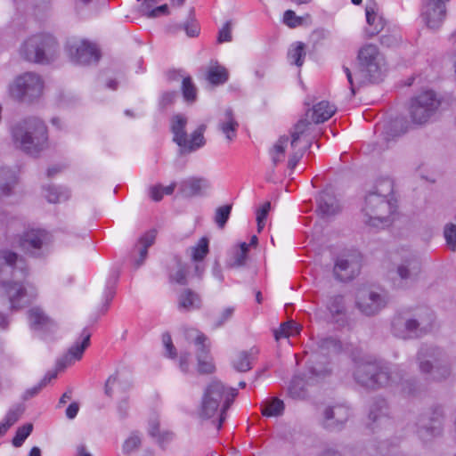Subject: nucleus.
I'll return each instance as SVG.
<instances>
[{"instance_id":"49","label":"nucleus","mask_w":456,"mask_h":456,"mask_svg":"<svg viewBox=\"0 0 456 456\" xmlns=\"http://www.w3.org/2000/svg\"><path fill=\"white\" fill-rule=\"evenodd\" d=\"M402 41V35L397 28H388L387 32L381 36L380 43L387 47H393Z\"/></svg>"},{"instance_id":"50","label":"nucleus","mask_w":456,"mask_h":456,"mask_svg":"<svg viewBox=\"0 0 456 456\" xmlns=\"http://www.w3.org/2000/svg\"><path fill=\"white\" fill-rule=\"evenodd\" d=\"M182 92L183 98L188 102H193L197 98V88L191 77H183Z\"/></svg>"},{"instance_id":"7","label":"nucleus","mask_w":456,"mask_h":456,"mask_svg":"<svg viewBox=\"0 0 456 456\" xmlns=\"http://www.w3.org/2000/svg\"><path fill=\"white\" fill-rule=\"evenodd\" d=\"M419 368L432 381L446 380L452 374L450 366L444 362L442 352L432 346L422 347L419 352Z\"/></svg>"},{"instance_id":"43","label":"nucleus","mask_w":456,"mask_h":456,"mask_svg":"<svg viewBox=\"0 0 456 456\" xmlns=\"http://www.w3.org/2000/svg\"><path fill=\"white\" fill-rule=\"evenodd\" d=\"M16 183V176L9 169L0 170V196L7 195Z\"/></svg>"},{"instance_id":"31","label":"nucleus","mask_w":456,"mask_h":456,"mask_svg":"<svg viewBox=\"0 0 456 456\" xmlns=\"http://www.w3.org/2000/svg\"><path fill=\"white\" fill-rule=\"evenodd\" d=\"M355 268L348 258L339 256L334 265V273L340 281H347L354 277Z\"/></svg>"},{"instance_id":"47","label":"nucleus","mask_w":456,"mask_h":456,"mask_svg":"<svg viewBox=\"0 0 456 456\" xmlns=\"http://www.w3.org/2000/svg\"><path fill=\"white\" fill-rule=\"evenodd\" d=\"M298 333V326L294 322H287L281 324L280 328L274 330V338L276 340L281 338H289Z\"/></svg>"},{"instance_id":"53","label":"nucleus","mask_w":456,"mask_h":456,"mask_svg":"<svg viewBox=\"0 0 456 456\" xmlns=\"http://www.w3.org/2000/svg\"><path fill=\"white\" fill-rule=\"evenodd\" d=\"M444 238L451 250L456 251V225L449 224L444 227Z\"/></svg>"},{"instance_id":"51","label":"nucleus","mask_w":456,"mask_h":456,"mask_svg":"<svg viewBox=\"0 0 456 456\" xmlns=\"http://www.w3.org/2000/svg\"><path fill=\"white\" fill-rule=\"evenodd\" d=\"M231 211V205H224L216 208L214 220L219 228L223 229L224 227L230 217Z\"/></svg>"},{"instance_id":"26","label":"nucleus","mask_w":456,"mask_h":456,"mask_svg":"<svg viewBox=\"0 0 456 456\" xmlns=\"http://www.w3.org/2000/svg\"><path fill=\"white\" fill-rule=\"evenodd\" d=\"M205 130L206 126L200 125L190 136H186V139L183 141L181 148L184 151L191 152L203 147L206 143L204 138Z\"/></svg>"},{"instance_id":"52","label":"nucleus","mask_w":456,"mask_h":456,"mask_svg":"<svg viewBox=\"0 0 456 456\" xmlns=\"http://www.w3.org/2000/svg\"><path fill=\"white\" fill-rule=\"evenodd\" d=\"M248 246L249 245L246 242H243L240 245V248L236 250L229 264L232 267H239L245 264Z\"/></svg>"},{"instance_id":"6","label":"nucleus","mask_w":456,"mask_h":456,"mask_svg":"<svg viewBox=\"0 0 456 456\" xmlns=\"http://www.w3.org/2000/svg\"><path fill=\"white\" fill-rule=\"evenodd\" d=\"M58 52L55 38L49 34H37L29 37L20 46V53L27 61L37 63H48Z\"/></svg>"},{"instance_id":"36","label":"nucleus","mask_w":456,"mask_h":456,"mask_svg":"<svg viewBox=\"0 0 456 456\" xmlns=\"http://www.w3.org/2000/svg\"><path fill=\"white\" fill-rule=\"evenodd\" d=\"M441 8H439L438 10L442 11V13L439 17V20L437 22H434L432 21L433 20L436 19V8L434 7H431L430 9V13L429 15H427L425 12L427 11V9L428 8V2H424L423 4V7H422V11H421V17L423 19V20L425 21V23L427 24V26L430 28H437L440 27V25L442 24V22L444 21V17H445V5L444 4H442V6H440Z\"/></svg>"},{"instance_id":"13","label":"nucleus","mask_w":456,"mask_h":456,"mask_svg":"<svg viewBox=\"0 0 456 456\" xmlns=\"http://www.w3.org/2000/svg\"><path fill=\"white\" fill-rule=\"evenodd\" d=\"M185 338L189 342H193L198 346V370L200 373H212L215 365L209 355V346L206 344L207 337L193 328L185 330Z\"/></svg>"},{"instance_id":"21","label":"nucleus","mask_w":456,"mask_h":456,"mask_svg":"<svg viewBox=\"0 0 456 456\" xmlns=\"http://www.w3.org/2000/svg\"><path fill=\"white\" fill-rule=\"evenodd\" d=\"M291 140L287 135L281 136L269 151L272 162L274 166L284 161L286 155H291Z\"/></svg>"},{"instance_id":"29","label":"nucleus","mask_w":456,"mask_h":456,"mask_svg":"<svg viewBox=\"0 0 456 456\" xmlns=\"http://www.w3.org/2000/svg\"><path fill=\"white\" fill-rule=\"evenodd\" d=\"M239 127L238 122L234 119L232 110L227 109L219 121V128L225 134L229 141H232L236 136V132Z\"/></svg>"},{"instance_id":"61","label":"nucleus","mask_w":456,"mask_h":456,"mask_svg":"<svg viewBox=\"0 0 456 456\" xmlns=\"http://www.w3.org/2000/svg\"><path fill=\"white\" fill-rule=\"evenodd\" d=\"M441 429H442V421L440 419L437 418L436 420H434V423L431 426L426 427L425 430L420 431V436H423L422 433H423V431H425L427 433H430L431 436H435L441 433Z\"/></svg>"},{"instance_id":"28","label":"nucleus","mask_w":456,"mask_h":456,"mask_svg":"<svg viewBox=\"0 0 456 456\" xmlns=\"http://www.w3.org/2000/svg\"><path fill=\"white\" fill-rule=\"evenodd\" d=\"M408 129L403 118H395L383 126L382 134L387 142H389L402 134Z\"/></svg>"},{"instance_id":"45","label":"nucleus","mask_w":456,"mask_h":456,"mask_svg":"<svg viewBox=\"0 0 456 456\" xmlns=\"http://www.w3.org/2000/svg\"><path fill=\"white\" fill-rule=\"evenodd\" d=\"M69 192L65 188L49 186L45 189V198L50 203L61 202L68 200Z\"/></svg>"},{"instance_id":"18","label":"nucleus","mask_w":456,"mask_h":456,"mask_svg":"<svg viewBox=\"0 0 456 456\" xmlns=\"http://www.w3.org/2000/svg\"><path fill=\"white\" fill-rule=\"evenodd\" d=\"M81 341L76 342L68 351V353L58 362L60 368H65L73 364L76 361H79L86 348L90 344L91 335L84 330L81 336Z\"/></svg>"},{"instance_id":"46","label":"nucleus","mask_w":456,"mask_h":456,"mask_svg":"<svg viewBox=\"0 0 456 456\" xmlns=\"http://www.w3.org/2000/svg\"><path fill=\"white\" fill-rule=\"evenodd\" d=\"M175 187V182L170 183L167 186H163L161 184L153 185L150 188V196L153 200L159 201L162 200L164 195L173 194Z\"/></svg>"},{"instance_id":"39","label":"nucleus","mask_w":456,"mask_h":456,"mask_svg":"<svg viewBox=\"0 0 456 456\" xmlns=\"http://www.w3.org/2000/svg\"><path fill=\"white\" fill-rule=\"evenodd\" d=\"M187 268L179 260L175 259L174 265L170 267L169 279L172 282L181 285L187 283Z\"/></svg>"},{"instance_id":"34","label":"nucleus","mask_w":456,"mask_h":456,"mask_svg":"<svg viewBox=\"0 0 456 456\" xmlns=\"http://www.w3.org/2000/svg\"><path fill=\"white\" fill-rule=\"evenodd\" d=\"M187 125V118L182 115H176L172 119V133L174 134V142L177 143L179 147L182 146L183 141L188 135L185 127Z\"/></svg>"},{"instance_id":"35","label":"nucleus","mask_w":456,"mask_h":456,"mask_svg":"<svg viewBox=\"0 0 456 456\" xmlns=\"http://www.w3.org/2000/svg\"><path fill=\"white\" fill-rule=\"evenodd\" d=\"M343 70L350 85L352 95L355 94V90L357 87L363 85L367 81H373V79L370 78V77L365 72H363L362 69L358 73H352L351 70L346 67H344Z\"/></svg>"},{"instance_id":"4","label":"nucleus","mask_w":456,"mask_h":456,"mask_svg":"<svg viewBox=\"0 0 456 456\" xmlns=\"http://www.w3.org/2000/svg\"><path fill=\"white\" fill-rule=\"evenodd\" d=\"M354 376L355 380L363 387L369 388H377L379 387L389 386L392 383H398L401 391L406 395H411L415 393L413 384L408 380L403 381L396 373L392 376L387 367L381 366L377 362L366 361L357 362Z\"/></svg>"},{"instance_id":"40","label":"nucleus","mask_w":456,"mask_h":456,"mask_svg":"<svg viewBox=\"0 0 456 456\" xmlns=\"http://www.w3.org/2000/svg\"><path fill=\"white\" fill-rule=\"evenodd\" d=\"M22 412L23 409L20 406H15L8 411L4 420L0 423V436H4L18 421Z\"/></svg>"},{"instance_id":"63","label":"nucleus","mask_w":456,"mask_h":456,"mask_svg":"<svg viewBox=\"0 0 456 456\" xmlns=\"http://www.w3.org/2000/svg\"><path fill=\"white\" fill-rule=\"evenodd\" d=\"M191 362V357L188 354H181L179 358V367L183 372H189L190 371V365Z\"/></svg>"},{"instance_id":"62","label":"nucleus","mask_w":456,"mask_h":456,"mask_svg":"<svg viewBox=\"0 0 456 456\" xmlns=\"http://www.w3.org/2000/svg\"><path fill=\"white\" fill-rule=\"evenodd\" d=\"M234 313V308L232 306L226 307L223 310V312L220 314V316L218 317L216 321V327H220L223 325L225 322H227L229 319L232 318V314Z\"/></svg>"},{"instance_id":"22","label":"nucleus","mask_w":456,"mask_h":456,"mask_svg":"<svg viewBox=\"0 0 456 456\" xmlns=\"http://www.w3.org/2000/svg\"><path fill=\"white\" fill-rule=\"evenodd\" d=\"M178 309L182 312H191L201 306L200 297L191 289H186L178 296Z\"/></svg>"},{"instance_id":"8","label":"nucleus","mask_w":456,"mask_h":456,"mask_svg":"<svg viewBox=\"0 0 456 456\" xmlns=\"http://www.w3.org/2000/svg\"><path fill=\"white\" fill-rule=\"evenodd\" d=\"M44 89L41 77L33 72H26L10 85V95L18 101L30 102L38 99Z\"/></svg>"},{"instance_id":"33","label":"nucleus","mask_w":456,"mask_h":456,"mask_svg":"<svg viewBox=\"0 0 456 456\" xmlns=\"http://www.w3.org/2000/svg\"><path fill=\"white\" fill-rule=\"evenodd\" d=\"M285 404L282 400L272 397L261 403L262 414L265 417H279L284 412Z\"/></svg>"},{"instance_id":"56","label":"nucleus","mask_w":456,"mask_h":456,"mask_svg":"<svg viewBox=\"0 0 456 456\" xmlns=\"http://www.w3.org/2000/svg\"><path fill=\"white\" fill-rule=\"evenodd\" d=\"M271 209V203L265 202L257 211H256V222H257V231L260 232L265 225V220L267 215Z\"/></svg>"},{"instance_id":"23","label":"nucleus","mask_w":456,"mask_h":456,"mask_svg":"<svg viewBox=\"0 0 456 456\" xmlns=\"http://www.w3.org/2000/svg\"><path fill=\"white\" fill-rule=\"evenodd\" d=\"M349 417V410L343 405L327 408L324 411V419L328 427H335L343 424Z\"/></svg>"},{"instance_id":"64","label":"nucleus","mask_w":456,"mask_h":456,"mask_svg":"<svg viewBox=\"0 0 456 456\" xmlns=\"http://www.w3.org/2000/svg\"><path fill=\"white\" fill-rule=\"evenodd\" d=\"M93 0H73V8L74 11L77 13L81 12L84 11L91 3Z\"/></svg>"},{"instance_id":"38","label":"nucleus","mask_w":456,"mask_h":456,"mask_svg":"<svg viewBox=\"0 0 456 456\" xmlns=\"http://www.w3.org/2000/svg\"><path fill=\"white\" fill-rule=\"evenodd\" d=\"M305 57V45L302 42H295L291 45L290 48L288 52V59L289 61L297 65V67H301L304 63V59Z\"/></svg>"},{"instance_id":"15","label":"nucleus","mask_w":456,"mask_h":456,"mask_svg":"<svg viewBox=\"0 0 456 456\" xmlns=\"http://www.w3.org/2000/svg\"><path fill=\"white\" fill-rule=\"evenodd\" d=\"M367 27L365 34L368 37L377 36L386 26V20L381 14L375 1H368L365 6Z\"/></svg>"},{"instance_id":"54","label":"nucleus","mask_w":456,"mask_h":456,"mask_svg":"<svg viewBox=\"0 0 456 456\" xmlns=\"http://www.w3.org/2000/svg\"><path fill=\"white\" fill-rule=\"evenodd\" d=\"M32 425L27 424L18 428L16 436L12 440V444L16 447H20L25 441V439L30 435L32 431Z\"/></svg>"},{"instance_id":"19","label":"nucleus","mask_w":456,"mask_h":456,"mask_svg":"<svg viewBox=\"0 0 456 456\" xmlns=\"http://www.w3.org/2000/svg\"><path fill=\"white\" fill-rule=\"evenodd\" d=\"M394 334L401 338L418 337L420 333L419 322L413 319H405L402 316L395 317L392 322Z\"/></svg>"},{"instance_id":"14","label":"nucleus","mask_w":456,"mask_h":456,"mask_svg":"<svg viewBox=\"0 0 456 456\" xmlns=\"http://www.w3.org/2000/svg\"><path fill=\"white\" fill-rule=\"evenodd\" d=\"M310 123L306 119H300L291 129L290 135L289 136L291 140V155L289 156V161H288V167L290 169H294L297 162L301 159L306 148V143L302 144V139L308 129Z\"/></svg>"},{"instance_id":"12","label":"nucleus","mask_w":456,"mask_h":456,"mask_svg":"<svg viewBox=\"0 0 456 456\" xmlns=\"http://www.w3.org/2000/svg\"><path fill=\"white\" fill-rule=\"evenodd\" d=\"M66 49L72 61L77 64H90L100 58L96 45L84 39L69 40Z\"/></svg>"},{"instance_id":"16","label":"nucleus","mask_w":456,"mask_h":456,"mask_svg":"<svg viewBox=\"0 0 456 456\" xmlns=\"http://www.w3.org/2000/svg\"><path fill=\"white\" fill-rule=\"evenodd\" d=\"M211 188L210 181L206 177L191 176L182 180L179 191L184 197L201 196Z\"/></svg>"},{"instance_id":"9","label":"nucleus","mask_w":456,"mask_h":456,"mask_svg":"<svg viewBox=\"0 0 456 456\" xmlns=\"http://www.w3.org/2000/svg\"><path fill=\"white\" fill-rule=\"evenodd\" d=\"M440 101L435 92L425 90L412 98L410 105V115L416 124H424L434 115L438 109Z\"/></svg>"},{"instance_id":"42","label":"nucleus","mask_w":456,"mask_h":456,"mask_svg":"<svg viewBox=\"0 0 456 456\" xmlns=\"http://www.w3.org/2000/svg\"><path fill=\"white\" fill-rule=\"evenodd\" d=\"M191 256L194 262H201L209 251V240L206 237H202L196 245L191 248Z\"/></svg>"},{"instance_id":"10","label":"nucleus","mask_w":456,"mask_h":456,"mask_svg":"<svg viewBox=\"0 0 456 456\" xmlns=\"http://www.w3.org/2000/svg\"><path fill=\"white\" fill-rule=\"evenodd\" d=\"M358 60L361 69L370 78L373 80L379 78L385 66V61L377 45L367 44L361 47L358 53Z\"/></svg>"},{"instance_id":"30","label":"nucleus","mask_w":456,"mask_h":456,"mask_svg":"<svg viewBox=\"0 0 456 456\" xmlns=\"http://www.w3.org/2000/svg\"><path fill=\"white\" fill-rule=\"evenodd\" d=\"M336 110V107L329 102H320L313 107L312 119L314 123H322L330 118Z\"/></svg>"},{"instance_id":"59","label":"nucleus","mask_w":456,"mask_h":456,"mask_svg":"<svg viewBox=\"0 0 456 456\" xmlns=\"http://www.w3.org/2000/svg\"><path fill=\"white\" fill-rule=\"evenodd\" d=\"M232 41V24L227 21L218 32V42L225 43Z\"/></svg>"},{"instance_id":"24","label":"nucleus","mask_w":456,"mask_h":456,"mask_svg":"<svg viewBox=\"0 0 456 456\" xmlns=\"http://www.w3.org/2000/svg\"><path fill=\"white\" fill-rule=\"evenodd\" d=\"M327 307L330 312L331 321L338 323L339 325L344 324L346 321V306L344 297L342 296H335L330 297Z\"/></svg>"},{"instance_id":"55","label":"nucleus","mask_w":456,"mask_h":456,"mask_svg":"<svg viewBox=\"0 0 456 456\" xmlns=\"http://www.w3.org/2000/svg\"><path fill=\"white\" fill-rule=\"evenodd\" d=\"M283 22L289 28H297L303 24V18L297 16L294 11L288 10L283 14Z\"/></svg>"},{"instance_id":"37","label":"nucleus","mask_w":456,"mask_h":456,"mask_svg":"<svg viewBox=\"0 0 456 456\" xmlns=\"http://www.w3.org/2000/svg\"><path fill=\"white\" fill-rule=\"evenodd\" d=\"M207 78L213 85L224 84L228 80V71L223 66L212 64L208 68Z\"/></svg>"},{"instance_id":"44","label":"nucleus","mask_w":456,"mask_h":456,"mask_svg":"<svg viewBox=\"0 0 456 456\" xmlns=\"http://www.w3.org/2000/svg\"><path fill=\"white\" fill-rule=\"evenodd\" d=\"M155 2L156 0H144L142 4V13L148 18H156L161 15H167L169 12L167 4H163L157 8L151 9Z\"/></svg>"},{"instance_id":"32","label":"nucleus","mask_w":456,"mask_h":456,"mask_svg":"<svg viewBox=\"0 0 456 456\" xmlns=\"http://www.w3.org/2000/svg\"><path fill=\"white\" fill-rule=\"evenodd\" d=\"M317 200L319 210L325 216H331L339 211L338 200L328 191H322Z\"/></svg>"},{"instance_id":"27","label":"nucleus","mask_w":456,"mask_h":456,"mask_svg":"<svg viewBox=\"0 0 456 456\" xmlns=\"http://www.w3.org/2000/svg\"><path fill=\"white\" fill-rule=\"evenodd\" d=\"M156 232L149 231L144 233L135 246V250L139 254V258L135 260L136 267L142 265L147 257L148 248L155 242Z\"/></svg>"},{"instance_id":"25","label":"nucleus","mask_w":456,"mask_h":456,"mask_svg":"<svg viewBox=\"0 0 456 456\" xmlns=\"http://www.w3.org/2000/svg\"><path fill=\"white\" fill-rule=\"evenodd\" d=\"M419 270V264L415 258L410 257L405 259L403 263L397 266L396 269V274L401 280V282L398 286H403V281L412 280Z\"/></svg>"},{"instance_id":"60","label":"nucleus","mask_w":456,"mask_h":456,"mask_svg":"<svg viewBox=\"0 0 456 456\" xmlns=\"http://www.w3.org/2000/svg\"><path fill=\"white\" fill-rule=\"evenodd\" d=\"M162 341L166 348V354L168 357L174 358L176 355L175 348L173 346L172 339L169 334L162 336Z\"/></svg>"},{"instance_id":"17","label":"nucleus","mask_w":456,"mask_h":456,"mask_svg":"<svg viewBox=\"0 0 456 456\" xmlns=\"http://www.w3.org/2000/svg\"><path fill=\"white\" fill-rule=\"evenodd\" d=\"M47 240V233L43 230H30L23 234L20 239L22 248L32 255L39 256V250Z\"/></svg>"},{"instance_id":"11","label":"nucleus","mask_w":456,"mask_h":456,"mask_svg":"<svg viewBox=\"0 0 456 456\" xmlns=\"http://www.w3.org/2000/svg\"><path fill=\"white\" fill-rule=\"evenodd\" d=\"M357 308L365 315L378 314L387 304V297L384 292L374 291L368 288L357 290L355 295Z\"/></svg>"},{"instance_id":"3","label":"nucleus","mask_w":456,"mask_h":456,"mask_svg":"<svg viewBox=\"0 0 456 456\" xmlns=\"http://www.w3.org/2000/svg\"><path fill=\"white\" fill-rule=\"evenodd\" d=\"M236 395V389L226 387L220 381L211 382L203 394L199 411L200 417L206 419H212V422L219 430L226 418V411Z\"/></svg>"},{"instance_id":"41","label":"nucleus","mask_w":456,"mask_h":456,"mask_svg":"<svg viewBox=\"0 0 456 456\" xmlns=\"http://www.w3.org/2000/svg\"><path fill=\"white\" fill-rule=\"evenodd\" d=\"M256 353L257 351L252 348L250 354L248 352H240L238 354H236L232 361L234 369L240 372L249 370L252 368L251 354Z\"/></svg>"},{"instance_id":"20","label":"nucleus","mask_w":456,"mask_h":456,"mask_svg":"<svg viewBox=\"0 0 456 456\" xmlns=\"http://www.w3.org/2000/svg\"><path fill=\"white\" fill-rule=\"evenodd\" d=\"M28 318L30 327L33 330L44 333H54L57 330V325L50 320L39 308H31L28 313Z\"/></svg>"},{"instance_id":"58","label":"nucleus","mask_w":456,"mask_h":456,"mask_svg":"<svg viewBox=\"0 0 456 456\" xmlns=\"http://www.w3.org/2000/svg\"><path fill=\"white\" fill-rule=\"evenodd\" d=\"M449 1L450 0H424V2H428V7L425 13L427 15H429L430 10H431L430 8L436 7V19L433 20L432 21H434L435 23L437 22L439 20V17H440L441 13H442V11H440L438 9L441 8L440 6H442V4L445 5V4Z\"/></svg>"},{"instance_id":"57","label":"nucleus","mask_w":456,"mask_h":456,"mask_svg":"<svg viewBox=\"0 0 456 456\" xmlns=\"http://www.w3.org/2000/svg\"><path fill=\"white\" fill-rule=\"evenodd\" d=\"M141 445V437L137 434L133 433L124 443L123 452L130 453L139 448Z\"/></svg>"},{"instance_id":"1","label":"nucleus","mask_w":456,"mask_h":456,"mask_svg":"<svg viewBox=\"0 0 456 456\" xmlns=\"http://www.w3.org/2000/svg\"><path fill=\"white\" fill-rule=\"evenodd\" d=\"M27 275V265L21 257L10 250H0V287L12 310L26 306L37 296L33 285H25Z\"/></svg>"},{"instance_id":"5","label":"nucleus","mask_w":456,"mask_h":456,"mask_svg":"<svg viewBox=\"0 0 456 456\" xmlns=\"http://www.w3.org/2000/svg\"><path fill=\"white\" fill-rule=\"evenodd\" d=\"M12 134L15 146L29 155H36L46 147V127L38 118H31L16 125Z\"/></svg>"},{"instance_id":"2","label":"nucleus","mask_w":456,"mask_h":456,"mask_svg":"<svg viewBox=\"0 0 456 456\" xmlns=\"http://www.w3.org/2000/svg\"><path fill=\"white\" fill-rule=\"evenodd\" d=\"M393 190V181L385 178L378 181L373 189L368 191L360 214L363 224L375 228L389 224L396 209L395 200L392 196Z\"/></svg>"},{"instance_id":"48","label":"nucleus","mask_w":456,"mask_h":456,"mask_svg":"<svg viewBox=\"0 0 456 456\" xmlns=\"http://www.w3.org/2000/svg\"><path fill=\"white\" fill-rule=\"evenodd\" d=\"M387 407L385 401L378 402L370 408L369 418L373 422H381L387 418Z\"/></svg>"}]
</instances>
